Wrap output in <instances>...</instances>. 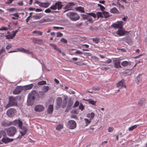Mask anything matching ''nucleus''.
Instances as JSON below:
<instances>
[{
  "label": "nucleus",
  "instance_id": "obj_14",
  "mask_svg": "<svg viewBox=\"0 0 147 147\" xmlns=\"http://www.w3.org/2000/svg\"><path fill=\"white\" fill-rule=\"evenodd\" d=\"M22 88L21 86L17 87L13 91V93L14 94H19L22 91Z\"/></svg>",
  "mask_w": 147,
  "mask_h": 147
},
{
  "label": "nucleus",
  "instance_id": "obj_13",
  "mask_svg": "<svg viewBox=\"0 0 147 147\" xmlns=\"http://www.w3.org/2000/svg\"><path fill=\"white\" fill-rule=\"evenodd\" d=\"M67 127L70 129H74V120L68 121L67 123Z\"/></svg>",
  "mask_w": 147,
  "mask_h": 147
},
{
  "label": "nucleus",
  "instance_id": "obj_34",
  "mask_svg": "<svg viewBox=\"0 0 147 147\" xmlns=\"http://www.w3.org/2000/svg\"><path fill=\"white\" fill-rule=\"evenodd\" d=\"M138 125H133L131 127H129L128 128V130L129 131H131L136 129L138 127Z\"/></svg>",
  "mask_w": 147,
  "mask_h": 147
},
{
  "label": "nucleus",
  "instance_id": "obj_37",
  "mask_svg": "<svg viewBox=\"0 0 147 147\" xmlns=\"http://www.w3.org/2000/svg\"><path fill=\"white\" fill-rule=\"evenodd\" d=\"M80 16L74 13V21H76L79 19Z\"/></svg>",
  "mask_w": 147,
  "mask_h": 147
},
{
  "label": "nucleus",
  "instance_id": "obj_54",
  "mask_svg": "<svg viewBox=\"0 0 147 147\" xmlns=\"http://www.w3.org/2000/svg\"><path fill=\"white\" fill-rule=\"evenodd\" d=\"M74 64H76L77 65L80 66H82L83 65V63L80 61L76 63H74Z\"/></svg>",
  "mask_w": 147,
  "mask_h": 147
},
{
  "label": "nucleus",
  "instance_id": "obj_17",
  "mask_svg": "<svg viewBox=\"0 0 147 147\" xmlns=\"http://www.w3.org/2000/svg\"><path fill=\"white\" fill-rule=\"evenodd\" d=\"M83 100L88 101L89 103L94 105H96V103L97 102L96 101L92 99H84Z\"/></svg>",
  "mask_w": 147,
  "mask_h": 147
},
{
  "label": "nucleus",
  "instance_id": "obj_30",
  "mask_svg": "<svg viewBox=\"0 0 147 147\" xmlns=\"http://www.w3.org/2000/svg\"><path fill=\"white\" fill-rule=\"evenodd\" d=\"M142 75V74H140L137 77V79L136 80V81L137 84L138 83V82H139L142 79L141 76Z\"/></svg>",
  "mask_w": 147,
  "mask_h": 147
},
{
  "label": "nucleus",
  "instance_id": "obj_48",
  "mask_svg": "<svg viewBox=\"0 0 147 147\" xmlns=\"http://www.w3.org/2000/svg\"><path fill=\"white\" fill-rule=\"evenodd\" d=\"M92 89L95 91H98L100 90V88L98 87H93L92 88Z\"/></svg>",
  "mask_w": 147,
  "mask_h": 147
},
{
  "label": "nucleus",
  "instance_id": "obj_20",
  "mask_svg": "<svg viewBox=\"0 0 147 147\" xmlns=\"http://www.w3.org/2000/svg\"><path fill=\"white\" fill-rule=\"evenodd\" d=\"M117 86L118 88H121L124 86L125 88V86L124 85V80H122L119 82L117 84Z\"/></svg>",
  "mask_w": 147,
  "mask_h": 147
},
{
  "label": "nucleus",
  "instance_id": "obj_7",
  "mask_svg": "<svg viewBox=\"0 0 147 147\" xmlns=\"http://www.w3.org/2000/svg\"><path fill=\"white\" fill-rule=\"evenodd\" d=\"M35 3L41 7L44 8L47 7L50 5V3L49 2L42 3L37 0L36 1Z\"/></svg>",
  "mask_w": 147,
  "mask_h": 147
},
{
  "label": "nucleus",
  "instance_id": "obj_18",
  "mask_svg": "<svg viewBox=\"0 0 147 147\" xmlns=\"http://www.w3.org/2000/svg\"><path fill=\"white\" fill-rule=\"evenodd\" d=\"M43 16L42 13L36 14L32 16L34 20H38L40 19Z\"/></svg>",
  "mask_w": 147,
  "mask_h": 147
},
{
  "label": "nucleus",
  "instance_id": "obj_35",
  "mask_svg": "<svg viewBox=\"0 0 147 147\" xmlns=\"http://www.w3.org/2000/svg\"><path fill=\"white\" fill-rule=\"evenodd\" d=\"M84 120L86 123V125H85L86 126H87L90 123L91 121V120L90 119H88L86 118H85Z\"/></svg>",
  "mask_w": 147,
  "mask_h": 147
},
{
  "label": "nucleus",
  "instance_id": "obj_19",
  "mask_svg": "<svg viewBox=\"0 0 147 147\" xmlns=\"http://www.w3.org/2000/svg\"><path fill=\"white\" fill-rule=\"evenodd\" d=\"M13 139H10L7 138H3L2 139V141L4 143L6 144L12 141Z\"/></svg>",
  "mask_w": 147,
  "mask_h": 147
},
{
  "label": "nucleus",
  "instance_id": "obj_44",
  "mask_svg": "<svg viewBox=\"0 0 147 147\" xmlns=\"http://www.w3.org/2000/svg\"><path fill=\"white\" fill-rule=\"evenodd\" d=\"M83 53L79 51H77L75 53H74V55H82Z\"/></svg>",
  "mask_w": 147,
  "mask_h": 147
},
{
  "label": "nucleus",
  "instance_id": "obj_5",
  "mask_svg": "<svg viewBox=\"0 0 147 147\" xmlns=\"http://www.w3.org/2000/svg\"><path fill=\"white\" fill-rule=\"evenodd\" d=\"M37 95V93L35 90H33L29 94L27 101L28 105H30L32 104L33 101L34 99L35 96Z\"/></svg>",
  "mask_w": 147,
  "mask_h": 147
},
{
  "label": "nucleus",
  "instance_id": "obj_40",
  "mask_svg": "<svg viewBox=\"0 0 147 147\" xmlns=\"http://www.w3.org/2000/svg\"><path fill=\"white\" fill-rule=\"evenodd\" d=\"M97 15L98 17H102L103 18V11L102 12H98L97 13Z\"/></svg>",
  "mask_w": 147,
  "mask_h": 147
},
{
  "label": "nucleus",
  "instance_id": "obj_60",
  "mask_svg": "<svg viewBox=\"0 0 147 147\" xmlns=\"http://www.w3.org/2000/svg\"><path fill=\"white\" fill-rule=\"evenodd\" d=\"M79 104V102L78 101H76L74 104V107H77Z\"/></svg>",
  "mask_w": 147,
  "mask_h": 147
},
{
  "label": "nucleus",
  "instance_id": "obj_43",
  "mask_svg": "<svg viewBox=\"0 0 147 147\" xmlns=\"http://www.w3.org/2000/svg\"><path fill=\"white\" fill-rule=\"evenodd\" d=\"M73 105V102H71L70 100H69L68 101V104L67 107V108H68L69 109V107H71Z\"/></svg>",
  "mask_w": 147,
  "mask_h": 147
},
{
  "label": "nucleus",
  "instance_id": "obj_31",
  "mask_svg": "<svg viewBox=\"0 0 147 147\" xmlns=\"http://www.w3.org/2000/svg\"><path fill=\"white\" fill-rule=\"evenodd\" d=\"M109 16V13L107 12L103 11V18H107Z\"/></svg>",
  "mask_w": 147,
  "mask_h": 147
},
{
  "label": "nucleus",
  "instance_id": "obj_61",
  "mask_svg": "<svg viewBox=\"0 0 147 147\" xmlns=\"http://www.w3.org/2000/svg\"><path fill=\"white\" fill-rule=\"evenodd\" d=\"M8 30V28L6 27H2L1 28H0V30Z\"/></svg>",
  "mask_w": 147,
  "mask_h": 147
},
{
  "label": "nucleus",
  "instance_id": "obj_29",
  "mask_svg": "<svg viewBox=\"0 0 147 147\" xmlns=\"http://www.w3.org/2000/svg\"><path fill=\"white\" fill-rule=\"evenodd\" d=\"M75 9L77 11H79L82 12H84V8L81 7H79L75 8Z\"/></svg>",
  "mask_w": 147,
  "mask_h": 147
},
{
  "label": "nucleus",
  "instance_id": "obj_16",
  "mask_svg": "<svg viewBox=\"0 0 147 147\" xmlns=\"http://www.w3.org/2000/svg\"><path fill=\"white\" fill-rule=\"evenodd\" d=\"M121 65L123 67H125L128 66H130L131 65V62L130 61H122L121 63Z\"/></svg>",
  "mask_w": 147,
  "mask_h": 147
},
{
  "label": "nucleus",
  "instance_id": "obj_49",
  "mask_svg": "<svg viewBox=\"0 0 147 147\" xmlns=\"http://www.w3.org/2000/svg\"><path fill=\"white\" fill-rule=\"evenodd\" d=\"M14 0H5V3L9 4L11 3Z\"/></svg>",
  "mask_w": 147,
  "mask_h": 147
},
{
  "label": "nucleus",
  "instance_id": "obj_59",
  "mask_svg": "<svg viewBox=\"0 0 147 147\" xmlns=\"http://www.w3.org/2000/svg\"><path fill=\"white\" fill-rule=\"evenodd\" d=\"M53 28L54 29H60V30H63V28L62 27H56L54 26Z\"/></svg>",
  "mask_w": 147,
  "mask_h": 147
},
{
  "label": "nucleus",
  "instance_id": "obj_32",
  "mask_svg": "<svg viewBox=\"0 0 147 147\" xmlns=\"http://www.w3.org/2000/svg\"><path fill=\"white\" fill-rule=\"evenodd\" d=\"M93 42L96 44H98L100 41V38L98 37L92 38Z\"/></svg>",
  "mask_w": 147,
  "mask_h": 147
},
{
  "label": "nucleus",
  "instance_id": "obj_46",
  "mask_svg": "<svg viewBox=\"0 0 147 147\" xmlns=\"http://www.w3.org/2000/svg\"><path fill=\"white\" fill-rule=\"evenodd\" d=\"M84 106L82 104V103L80 104L79 107V109L82 111L84 109Z\"/></svg>",
  "mask_w": 147,
  "mask_h": 147
},
{
  "label": "nucleus",
  "instance_id": "obj_45",
  "mask_svg": "<svg viewBox=\"0 0 147 147\" xmlns=\"http://www.w3.org/2000/svg\"><path fill=\"white\" fill-rule=\"evenodd\" d=\"M88 16H89V15H88V14H87V15L82 14V18L83 19H84V20L87 19H87L88 18Z\"/></svg>",
  "mask_w": 147,
  "mask_h": 147
},
{
  "label": "nucleus",
  "instance_id": "obj_11",
  "mask_svg": "<svg viewBox=\"0 0 147 147\" xmlns=\"http://www.w3.org/2000/svg\"><path fill=\"white\" fill-rule=\"evenodd\" d=\"M15 50L16 51V52L20 51L27 54H30L31 53L30 51L29 50H26L23 48H17L15 49Z\"/></svg>",
  "mask_w": 147,
  "mask_h": 147
},
{
  "label": "nucleus",
  "instance_id": "obj_33",
  "mask_svg": "<svg viewBox=\"0 0 147 147\" xmlns=\"http://www.w3.org/2000/svg\"><path fill=\"white\" fill-rule=\"evenodd\" d=\"M63 128V124H59L56 127V130H60Z\"/></svg>",
  "mask_w": 147,
  "mask_h": 147
},
{
  "label": "nucleus",
  "instance_id": "obj_55",
  "mask_svg": "<svg viewBox=\"0 0 147 147\" xmlns=\"http://www.w3.org/2000/svg\"><path fill=\"white\" fill-rule=\"evenodd\" d=\"M112 62V60L110 59H108L107 60L105 61L104 62L107 63H110Z\"/></svg>",
  "mask_w": 147,
  "mask_h": 147
},
{
  "label": "nucleus",
  "instance_id": "obj_3",
  "mask_svg": "<svg viewBox=\"0 0 147 147\" xmlns=\"http://www.w3.org/2000/svg\"><path fill=\"white\" fill-rule=\"evenodd\" d=\"M67 99L68 96H63V100L62 102V98L60 97H58L56 100L57 105L59 107H60L61 105H62L63 108L65 107L67 105Z\"/></svg>",
  "mask_w": 147,
  "mask_h": 147
},
{
  "label": "nucleus",
  "instance_id": "obj_6",
  "mask_svg": "<svg viewBox=\"0 0 147 147\" xmlns=\"http://www.w3.org/2000/svg\"><path fill=\"white\" fill-rule=\"evenodd\" d=\"M16 131L17 130L16 128L11 127L7 129V134L9 136H12L16 134Z\"/></svg>",
  "mask_w": 147,
  "mask_h": 147
},
{
  "label": "nucleus",
  "instance_id": "obj_21",
  "mask_svg": "<svg viewBox=\"0 0 147 147\" xmlns=\"http://www.w3.org/2000/svg\"><path fill=\"white\" fill-rule=\"evenodd\" d=\"M110 12L112 13H116L117 14H119L120 12L115 7H114L110 10Z\"/></svg>",
  "mask_w": 147,
  "mask_h": 147
},
{
  "label": "nucleus",
  "instance_id": "obj_41",
  "mask_svg": "<svg viewBox=\"0 0 147 147\" xmlns=\"http://www.w3.org/2000/svg\"><path fill=\"white\" fill-rule=\"evenodd\" d=\"M5 37L7 39H12L14 37L13 35H6Z\"/></svg>",
  "mask_w": 147,
  "mask_h": 147
},
{
  "label": "nucleus",
  "instance_id": "obj_52",
  "mask_svg": "<svg viewBox=\"0 0 147 147\" xmlns=\"http://www.w3.org/2000/svg\"><path fill=\"white\" fill-rule=\"evenodd\" d=\"M18 30H15L12 31V33H13L12 35H13L14 37L15 36L16 34L18 32Z\"/></svg>",
  "mask_w": 147,
  "mask_h": 147
},
{
  "label": "nucleus",
  "instance_id": "obj_63",
  "mask_svg": "<svg viewBox=\"0 0 147 147\" xmlns=\"http://www.w3.org/2000/svg\"><path fill=\"white\" fill-rule=\"evenodd\" d=\"M127 18H128V17H127V16H124V17L122 18V20L123 21H125L127 19Z\"/></svg>",
  "mask_w": 147,
  "mask_h": 147
},
{
  "label": "nucleus",
  "instance_id": "obj_23",
  "mask_svg": "<svg viewBox=\"0 0 147 147\" xmlns=\"http://www.w3.org/2000/svg\"><path fill=\"white\" fill-rule=\"evenodd\" d=\"M11 15L12 16L11 17V18L15 20L18 19L19 17V15L17 13L11 14Z\"/></svg>",
  "mask_w": 147,
  "mask_h": 147
},
{
  "label": "nucleus",
  "instance_id": "obj_2",
  "mask_svg": "<svg viewBox=\"0 0 147 147\" xmlns=\"http://www.w3.org/2000/svg\"><path fill=\"white\" fill-rule=\"evenodd\" d=\"M11 124L14 125H18V127L20 129V133L22 136L25 135L27 131V129L25 127L22 126V122L20 120H16L11 123Z\"/></svg>",
  "mask_w": 147,
  "mask_h": 147
},
{
  "label": "nucleus",
  "instance_id": "obj_39",
  "mask_svg": "<svg viewBox=\"0 0 147 147\" xmlns=\"http://www.w3.org/2000/svg\"><path fill=\"white\" fill-rule=\"evenodd\" d=\"M32 33L38 34L39 35H41L42 34V32L40 31L34 30L32 32Z\"/></svg>",
  "mask_w": 147,
  "mask_h": 147
},
{
  "label": "nucleus",
  "instance_id": "obj_24",
  "mask_svg": "<svg viewBox=\"0 0 147 147\" xmlns=\"http://www.w3.org/2000/svg\"><path fill=\"white\" fill-rule=\"evenodd\" d=\"M125 42L129 45H131L132 44V41L131 38L129 37H127L126 38Z\"/></svg>",
  "mask_w": 147,
  "mask_h": 147
},
{
  "label": "nucleus",
  "instance_id": "obj_51",
  "mask_svg": "<svg viewBox=\"0 0 147 147\" xmlns=\"http://www.w3.org/2000/svg\"><path fill=\"white\" fill-rule=\"evenodd\" d=\"M60 41L64 43H65L67 42V40L64 38H62L60 40Z\"/></svg>",
  "mask_w": 147,
  "mask_h": 147
},
{
  "label": "nucleus",
  "instance_id": "obj_50",
  "mask_svg": "<svg viewBox=\"0 0 147 147\" xmlns=\"http://www.w3.org/2000/svg\"><path fill=\"white\" fill-rule=\"evenodd\" d=\"M97 5L100 7L101 10H103L105 9V7L99 4H98Z\"/></svg>",
  "mask_w": 147,
  "mask_h": 147
},
{
  "label": "nucleus",
  "instance_id": "obj_62",
  "mask_svg": "<svg viewBox=\"0 0 147 147\" xmlns=\"http://www.w3.org/2000/svg\"><path fill=\"white\" fill-rule=\"evenodd\" d=\"M82 22H80L79 23H76L75 24V25L79 27L81 26L82 25Z\"/></svg>",
  "mask_w": 147,
  "mask_h": 147
},
{
  "label": "nucleus",
  "instance_id": "obj_9",
  "mask_svg": "<svg viewBox=\"0 0 147 147\" xmlns=\"http://www.w3.org/2000/svg\"><path fill=\"white\" fill-rule=\"evenodd\" d=\"M114 65L115 67L116 68H121L120 65V62L118 58H115L113 61Z\"/></svg>",
  "mask_w": 147,
  "mask_h": 147
},
{
  "label": "nucleus",
  "instance_id": "obj_27",
  "mask_svg": "<svg viewBox=\"0 0 147 147\" xmlns=\"http://www.w3.org/2000/svg\"><path fill=\"white\" fill-rule=\"evenodd\" d=\"M33 84H31L28 85H26L24 86L26 90H29L31 89L33 87Z\"/></svg>",
  "mask_w": 147,
  "mask_h": 147
},
{
  "label": "nucleus",
  "instance_id": "obj_15",
  "mask_svg": "<svg viewBox=\"0 0 147 147\" xmlns=\"http://www.w3.org/2000/svg\"><path fill=\"white\" fill-rule=\"evenodd\" d=\"M9 102L12 106L16 105H17L16 100L15 98L10 97Z\"/></svg>",
  "mask_w": 147,
  "mask_h": 147
},
{
  "label": "nucleus",
  "instance_id": "obj_56",
  "mask_svg": "<svg viewBox=\"0 0 147 147\" xmlns=\"http://www.w3.org/2000/svg\"><path fill=\"white\" fill-rule=\"evenodd\" d=\"M49 45L51 47H52L55 50L57 49V47H56L55 45L54 44L50 43L49 44Z\"/></svg>",
  "mask_w": 147,
  "mask_h": 147
},
{
  "label": "nucleus",
  "instance_id": "obj_42",
  "mask_svg": "<svg viewBox=\"0 0 147 147\" xmlns=\"http://www.w3.org/2000/svg\"><path fill=\"white\" fill-rule=\"evenodd\" d=\"M87 14L89 15L90 16H92L93 18H95L96 17V15L93 13H87Z\"/></svg>",
  "mask_w": 147,
  "mask_h": 147
},
{
  "label": "nucleus",
  "instance_id": "obj_4",
  "mask_svg": "<svg viewBox=\"0 0 147 147\" xmlns=\"http://www.w3.org/2000/svg\"><path fill=\"white\" fill-rule=\"evenodd\" d=\"M63 5L61 4V2L60 1H58L55 3V4L52 5L49 8L46 9L45 12L46 13H53V11H51V9L53 10H56L58 9V10L61 9Z\"/></svg>",
  "mask_w": 147,
  "mask_h": 147
},
{
  "label": "nucleus",
  "instance_id": "obj_12",
  "mask_svg": "<svg viewBox=\"0 0 147 147\" xmlns=\"http://www.w3.org/2000/svg\"><path fill=\"white\" fill-rule=\"evenodd\" d=\"M73 3H68L64 8V9H65V10L64 11V12L66 11H67L71 9L73 7Z\"/></svg>",
  "mask_w": 147,
  "mask_h": 147
},
{
  "label": "nucleus",
  "instance_id": "obj_64",
  "mask_svg": "<svg viewBox=\"0 0 147 147\" xmlns=\"http://www.w3.org/2000/svg\"><path fill=\"white\" fill-rule=\"evenodd\" d=\"M82 46L86 48H88L89 47V46L87 45L84 44L82 45Z\"/></svg>",
  "mask_w": 147,
  "mask_h": 147
},
{
  "label": "nucleus",
  "instance_id": "obj_28",
  "mask_svg": "<svg viewBox=\"0 0 147 147\" xmlns=\"http://www.w3.org/2000/svg\"><path fill=\"white\" fill-rule=\"evenodd\" d=\"M49 87L47 86H44L42 88L43 92L44 93L47 92L49 90Z\"/></svg>",
  "mask_w": 147,
  "mask_h": 147
},
{
  "label": "nucleus",
  "instance_id": "obj_22",
  "mask_svg": "<svg viewBox=\"0 0 147 147\" xmlns=\"http://www.w3.org/2000/svg\"><path fill=\"white\" fill-rule=\"evenodd\" d=\"M86 116L88 118H90V119L92 120L94 119L95 116V114L93 112L91 113H88L87 114Z\"/></svg>",
  "mask_w": 147,
  "mask_h": 147
},
{
  "label": "nucleus",
  "instance_id": "obj_1",
  "mask_svg": "<svg viewBox=\"0 0 147 147\" xmlns=\"http://www.w3.org/2000/svg\"><path fill=\"white\" fill-rule=\"evenodd\" d=\"M123 22L120 21L118 22L117 23L113 24L111 26L114 28L119 29L116 32V34L120 36H123L125 34H128L130 31H124L121 29L123 26L124 25Z\"/></svg>",
  "mask_w": 147,
  "mask_h": 147
},
{
  "label": "nucleus",
  "instance_id": "obj_38",
  "mask_svg": "<svg viewBox=\"0 0 147 147\" xmlns=\"http://www.w3.org/2000/svg\"><path fill=\"white\" fill-rule=\"evenodd\" d=\"M38 84L39 85H42L46 84V81H41L38 82Z\"/></svg>",
  "mask_w": 147,
  "mask_h": 147
},
{
  "label": "nucleus",
  "instance_id": "obj_57",
  "mask_svg": "<svg viewBox=\"0 0 147 147\" xmlns=\"http://www.w3.org/2000/svg\"><path fill=\"white\" fill-rule=\"evenodd\" d=\"M113 127H110L108 128V130L109 132H111L113 130Z\"/></svg>",
  "mask_w": 147,
  "mask_h": 147
},
{
  "label": "nucleus",
  "instance_id": "obj_36",
  "mask_svg": "<svg viewBox=\"0 0 147 147\" xmlns=\"http://www.w3.org/2000/svg\"><path fill=\"white\" fill-rule=\"evenodd\" d=\"M87 20H88V21L90 23H92L93 22V20H92V18L89 15L88 16Z\"/></svg>",
  "mask_w": 147,
  "mask_h": 147
},
{
  "label": "nucleus",
  "instance_id": "obj_10",
  "mask_svg": "<svg viewBox=\"0 0 147 147\" xmlns=\"http://www.w3.org/2000/svg\"><path fill=\"white\" fill-rule=\"evenodd\" d=\"M34 110L36 112H40L44 110V107L41 105H37L34 107Z\"/></svg>",
  "mask_w": 147,
  "mask_h": 147
},
{
  "label": "nucleus",
  "instance_id": "obj_58",
  "mask_svg": "<svg viewBox=\"0 0 147 147\" xmlns=\"http://www.w3.org/2000/svg\"><path fill=\"white\" fill-rule=\"evenodd\" d=\"M12 106L11 105V104L9 102V103L6 105L5 106V107L6 109L9 107H10Z\"/></svg>",
  "mask_w": 147,
  "mask_h": 147
},
{
  "label": "nucleus",
  "instance_id": "obj_53",
  "mask_svg": "<svg viewBox=\"0 0 147 147\" xmlns=\"http://www.w3.org/2000/svg\"><path fill=\"white\" fill-rule=\"evenodd\" d=\"M57 37H61L62 36L63 34L60 32H57Z\"/></svg>",
  "mask_w": 147,
  "mask_h": 147
},
{
  "label": "nucleus",
  "instance_id": "obj_47",
  "mask_svg": "<svg viewBox=\"0 0 147 147\" xmlns=\"http://www.w3.org/2000/svg\"><path fill=\"white\" fill-rule=\"evenodd\" d=\"M12 47V46L11 44H8L6 47V49L7 50L11 48Z\"/></svg>",
  "mask_w": 147,
  "mask_h": 147
},
{
  "label": "nucleus",
  "instance_id": "obj_8",
  "mask_svg": "<svg viewBox=\"0 0 147 147\" xmlns=\"http://www.w3.org/2000/svg\"><path fill=\"white\" fill-rule=\"evenodd\" d=\"M16 111V110L11 108L7 111V114L9 117H11L14 115Z\"/></svg>",
  "mask_w": 147,
  "mask_h": 147
},
{
  "label": "nucleus",
  "instance_id": "obj_25",
  "mask_svg": "<svg viewBox=\"0 0 147 147\" xmlns=\"http://www.w3.org/2000/svg\"><path fill=\"white\" fill-rule=\"evenodd\" d=\"M67 16L69 17V18L72 21L74 20V13L73 12H69L67 14Z\"/></svg>",
  "mask_w": 147,
  "mask_h": 147
},
{
  "label": "nucleus",
  "instance_id": "obj_26",
  "mask_svg": "<svg viewBox=\"0 0 147 147\" xmlns=\"http://www.w3.org/2000/svg\"><path fill=\"white\" fill-rule=\"evenodd\" d=\"M53 110V105H50L49 106L47 112L48 113H52Z\"/></svg>",
  "mask_w": 147,
  "mask_h": 147
}]
</instances>
